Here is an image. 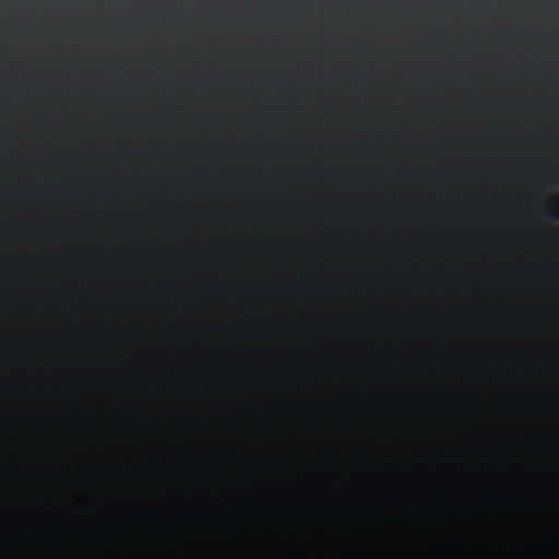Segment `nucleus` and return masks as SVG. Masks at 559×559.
Returning <instances> with one entry per match:
<instances>
[{"instance_id":"nucleus-1","label":"nucleus","mask_w":559,"mask_h":559,"mask_svg":"<svg viewBox=\"0 0 559 559\" xmlns=\"http://www.w3.org/2000/svg\"><path fill=\"white\" fill-rule=\"evenodd\" d=\"M552 219L559 222V212L552 214Z\"/></svg>"}]
</instances>
